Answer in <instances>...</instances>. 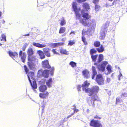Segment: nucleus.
Returning a JSON list of instances; mask_svg holds the SVG:
<instances>
[{
    "instance_id": "obj_1",
    "label": "nucleus",
    "mask_w": 127,
    "mask_h": 127,
    "mask_svg": "<svg viewBox=\"0 0 127 127\" xmlns=\"http://www.w3.org/2000/svg\"><path fill=\"white\" fill-rule=\"evenodd\" d=\"M77 4L76 2H73L72 3V8L75 12L76 19L79 20L80 23L85 26L88 27L90 26L92 23L91 22H89L88 21V20H90L91 16L88 12L84 13L83 11H84V10H82L81 11L82 16L84 19H81V15L79 13V11L81 10V8L79 7V8H77Z\"/></svg>"
},
{
    "instance_id": "obj_2",
    "label": "nucleus",
    "mask_w": 127,
    "mask_h": 127,
    "mask_svg": "<svg viewBox=\"0 0 127 127\" xmlns=\"http://www.w3.org/2000/svg\"><path fill=\"white\" fill-rule=\"evenodd\" d=\"M90 84V83L87 80H86L82 84V86L83 90L85 91L86 93H90L89 95L91 96L94 93H97L99 88V87L97 86H93L91 88H88Z\"/></svg>"
},
{
    "instance_id": "obj_3",
    "label": "nucleus",
    "mask_w": 127,
    "mask_h": 127,
    "mask_svg": "<svg viewBox=\"0 0 127 127\" xmlns=\"http://www.w3.org/2000/svg\"><path fill=\"white\" fill-rule=\"evenodd\" d=\"M54 68L53 67H52L51 69L49 70L44 69L43 70L41 69L39 70L38 71V74L40 75H41L44 78H48L49 76V72L51 74H53L54 72Z\"/></svg>"
},
{
    "instance_id": "obj_4",
    "label": "nucleus",
    "mask_w": 127,
    "mask_h": 127,
    "mask_svg": "<svg viewBox=\"0 0 127 127\" xmlns=\"http://www.w3.org/2000/svg\"><path fill=\"white\" fill-rule=\"evenodd\" d=\"M95 81L99 85H103L104 83V80L101 74H99L96 75Z\"/></svg>"
},
{
    "instance_id": "obj_5",
    "label": "nucleus",
    "mask_w": 127,
    "mask_h": 127,
    "mask_svg": "<svg viewBox=\"0 0 127 127\" xmlns=\"http://www.w3.org/2000/svg\"><path fill=\"white\" fill-rule=\"evenodd\" d=\"M108 64V63L107 62L103 61L100 64L97 65V68L99 71L102 72L104 71L105 67Z\"/></svg>"
},
{
    "instance_id": "obj_6",
    "label": "nucleus",
    "mask_w": 127,
    "mask_h": 127,
    "mask_svg": "<svg viewBox=\"0 0 127 127\" xmlns=\"http://www.w3.org/2000/svg\"><path fill=\"white\" fill-rule=\"evenodd\" d=\"M27 53L28 55V59L31 60L32 59H35V56H33L34 53L33 49L31 48H29L27 50Z\"/></svg>"
},
{
    "instance_id": "obj_7",
    "label": "nucleus",
    "mask_w": 127,
    "mask_h": 127,
    "mask_svg": "<svg viewBox=\"0 0 127 127\" xmlns=\"http://www.w3.org/2000/svg\"><path fill=\"white\" fill-rule=\"evenodd\" d=\"M89 98H91V99H89L88 100V102L90 105H92L93 107L95 106L94 102L95 101L97 100L98 99V97L96 95H93L92 97H89Z\"/></svg>"
},
{
    "instance_id": "obj_8",
    "label": "nucleus",
    "mask_w": 127,
    "mask_h": 127,
    "mask_svg": "<svg viewBox=\"0 0 127 127\" xmlns=\"http://www.w3.org/2000/svg\"><path fill=\"white\" fill-rule=\"evenodd\" d=\"M41 64L42 67L44 69H51V67L50 65L49 62L47 60H45L42 61Z\"/></svg>"
},
{
    "instance_id": "obj_9",
    "label": "nucleus",
    "mask_w": 127,
    "mask_h": 127,
    "mask_svg": "<svg viewBox=\"0 0 127 127\" xmlns=\"http://www.w3.org/2000/svg\"><path fill=\"white\" fill-rule=\"evenodd\" d=\"M19 56L21 60L23 63L25 62V60L26 58V54L25 52H23L22 51H20Z\"/></svg>"
},
{
    "instance_id": "obj_10",
    "label": "nucleus",
    "mask_w": 127,
    "mask_h": 127,
    "mask_svg": "<svg viewBox=\"0 0 127 127\" xmlns=\"http://www.w3.org/2000/svg\"><path fill=\"white\" fill-rule=\"evenodd\" d=\"M28 65L29 68L31 69H32L35 66V64L32 62V61H35V59H32L31 60L28 59Z\"/></svg>"
},
{
    "instance_id": "obj_11",
    "label": "nucleus",
    "mask_w": 127,
    "mask_h": 127,
    "mask_svg": "<svg viewBox=\"0 0 127 127\" xmlns=\"http://www.w3.org/2000/svg\"><path fill=\"white\" fill-rule=\"evenodd\" d=\"M43 51L46 56L48 57L51 56L50 49L48 48H44L43 49Z\"/></svg>"
},
{
    "instance_id": "obj_12",
    "label": "nucleus",
    "mask_w": 127,
    "mask_h": 127,
    "mask_svg": "<svg viewBox=\"0 0 127 127\" xmlns=\"http://www.w3.org/2000/svg\"><path fill=\"white\" fill-rule=\"evenodd\" d=\"M8 54L9 56L13 59L15 58L16 57H17L18 56V54L16 52H13L11 51H9Z\"/></svg>"
},
{
    "instance_id": "obj_13",
    "label": "nucleus",
    "mask_w": 127,
    "mask_h": 127,
    "mask_svg": "<svg viewBox=\"0 0 127 127\" xmlns=\"http://www.w3.org/2000/svg\"><path fill=\"white\" fill-rule=\"evenodd\" d=\"M107 32L106 30L105 31L101 30V31L100 34V35L99 36V38L101 40H102L104 38Z\"/></svg>"
},
{
    "instance_id": "obj_14",
    "label": "nucleus",
    "mask_w": 127,
    "mask_h": 127,
    "mask_svg": "<svg viewBox=\"0 0 127 127\" xmlns=\"http://www.w3.org/2000/svg\"><path fill=\"white\" fill-rule=\"evenodd\" d=\"M104 58L103 55L102 54H100L98 56V58L97 63L95 62L94 63L95 65H97V64L100 63L102 62Z\"/></svg>"
},
{
    "instance_id": "obj_15",
    "label": "nucleus",
    "mask_w": 127,
    "mask_h": 127,
    "mask_svg": "<svg viewBox=\"0 0 127 127\" xmlns=\"http://www.w3.org/2000/svg\"><path fill=\"white\" fill-rule=\"evenodd\" d=\"M110 23V22L109 21H107L103 25L101 29L105 31L106 30V31H107V28L109 26Z\"/></svg>"
},
{
    "instance_id": "obj_16",
    "label": "nucleus",
    "mask_w": 127,
    "mask_h": 127,
    "mask_svg": "<svg viewBox=\"0 0 127 127\" xmlns=\"http://www.w3.org/2000/svg\"><path fill=\"white\" fill-rule=\"evenodd\" d=\"M34 73L33 72L30 71L29 72L27 76L30 82H31V80L30 79V77L32 79V80L34 79L33 78V77L34 76Z\"/></svg>"
},
{
    "instance_id": "obj_17",
    "label": "nucleus",
    "mask_w": 127,
    "mask_h": 127,
    "mask_svg": "<svg viewBox=\"0 0 127 127\" xmlns=\"http://www.w3.org/2000/svg\"><path fill=\"white\" fill-rule=\"evenodd\" d=\"M83 75L85 78H88L90 77L89 72L87 70H84L82 72Z\"/></svg>"
},
{
    "instance_id": "obj_18",
    "label": "nucleus",
    "mask_w": 127,
    "mask_h": 127,
    "mask_svg": "<svg viewBox=\"0 0 127 127\" xmlns=\"http://www.w3.org/2000/svg\"><path fill=\"white\" fill-rule=\"evenodd\" d=\"M49 93L48 92H46L45 93H40L39 96L41 98H46L49 95Z\"/></svg>"
},
{
    "instance_id": "obj_19",
    "label": "nucleus",
    "mask_w": 127,
    "mask_h": 127,
    "mask_svg": "<svg viewBox=\"0 0 127 127\" xmlns=\"http://www.w3.org/2000/svg\"><path fill=\"white\" fill-rule=\"evenodd\" d=\"M30 83L33 89H34L37 88V85L35 79L31 80V82Z\"/></svg>"
},
{
    "instance_id": "obj_20",
    "label": "nucleus",
    "mask_w": 127,
    "mask_h": 127,
    "mask_svg": "<svg viewBox=\"0 0 127 127\" xmlns=\"http://www.w3.org/2000/svg\"><path fill=\"white\" fill-rule=\"evenodd\" d=\"M37 53L39 54L41 59H43L45 58V56L44 52H43L42 51L40 50H38L37 51Z\"/></svg>"
},
{
    "instance_id": "obj_21",
    "label": "nucleus",
    "mask_w": 127,
    "mask_h": 127,
    "mask_svg": "<svg viewBox=\"0 0 127 127\" xmlns=\"http://www.w3.org/2000/svg\"><path fill=\"white\" fill-rule=\"evenodd\" d=\"M33 45L36 47L39 48H42L46 47V45L45 44H41L38 43L34 42L32 44Z\"/></svg>"
},
{
    "instance_id": "obj_22",
    "label": "nucleus",
    "mask_w": 127,
    "mask_h": 127,
    "mask_svg": "<svg viewBox=\"0 0 127 127\" xmlns=\"http://www.w3.org/2000/svg\"><path fill=\"white\" fill-rule=\"evenodd\" d=\"M47 89V87L45 85H41L39 88L40 92H44Z\"/></svg>"
},
{
    "instance_id": "obj_23",
    "label": "nucleus",
    "mask_w": 127,
    "mask_h": 127,
    "mask_svg": "<svg viewBox=\"0 0 127 127\" xmlns=\"http://www.w3.org/2000/svg\"><path fill=\"white\" fill-rule=\"evenodd\" d=\"M92 69L93 74L92 75V79H94L95 76L97 74V72L96 69L95 67L94 66H92Z\"/></svg>"
},
{
    "instance_id": "obj_24",
    "label": "nucleus",
    "mask_w": 127,
    "mask_h": 127,
    "mask_svg": "<svg viewBox=\"0 0 127 127\" xmlns=\"http://www.w3.org/2000/svg\"><path fill=\"white\" fill-rule=\"evenodd\" d=\"M82 6L83 8L87 11L90 9V6L89 4L86 2L84 3L83 4Z\"/></svg>"
},
{
    "instance_id": "obj_25",
    "label": "nucleus",
    "mask_w": 127,
    "mask_h": 127,
    "mask_svg": "<svg viewBox=\"0 0 127 127\" xmlns=\"http://www.w3.org/2000/svg\"><path fill=\"white\" fill-rule=\"evenodd\" d=\"M52 78H49L46 82V84L49 87H51V85L53 83Z\"/></svg>"
},
{
    "instance_id": "obj_26",
    "label": "nucleus",
    "mask_w": 127,
    "mask_h": 127,
    "mask_svg": "<svg viewBox=\"0 0 127 127\" xmlns=\"http://www.w3.org/2000/svg\"><path fill=\"white\" fill-rule=\"evenodd\" d=\"M96 50L98 53H102L104 51V47L102 45L100 46V48H96Z\"/></svg>"
},
{
    "instance_id": "obj_27",
    "label": "nucleus",
    "mask_w": 127,
    "mask_h": 127,
    "mask_svg": "<svg viewBox=\"0 0 127 127\" xmlns=\"http://www.w3.org/2000/svg\"><path fill=\"white\" fill-rule=\"evenodd\" d=\"M64 43L63 42H58L54 43L53 44V46L54 47H57L59 46L63 45Z\"/></svg>"
},
{
    "instance_id": "obj_28",
    "label": "nucleus",
    "mask_w": 127,
    "mask_h": 127,
    "mask_svg": "<svg viewBox=\"0 0 127 127\" xmlns=\"http://www.w3.org/2000/svg\"><path fill=\"white\" fill-rule=\"evenodd\" d=\"M66 22L64 17L62 18V20L60 22V25L61 26H63L65 25Z\"/></svg>"
},
{
    "instance_id": "obj_29",
    "label": "nucleus",
    "mask_w": 127,
    "mask_h": 127,
    "mask_svg": "<svg viewBox=\"0 0 127 127\" xmlns=\"http://www.w3.org/2000/svg\"><path fill=\"white\" fill-rule=\"evenodd\" d=\"M66 30V28L64 27H61L60 29L59 33L60 34L64 33Z\"/></svg>"
},
{
    "instance_id": "obj_30",
    "label": "nucleus",
    "mask_w": 127,
    "mask_h": 127,
    "mask_svg": "<svg viewBox=\"0 0 127 127\" xmlns=\"http://www.w3.org/2000/svg\"><path fill=\"white\" fill-rule=\"evenodd\" d=\"M98 56V55L97 54L91 55V58L92 59V61L94 62H96V61L97 58Z\"/></svg>"
},
{
    "instance_id": "obj_31",
    "label": "nucleus",
    "mask_w": 127,
    "mask_h": 127,
    "mask_svg": "<svg viewBox=\"0 0 127 127\" xmlns=\"http://www.w3.org/2000/svg\"><path fill=\"white\" fill-rule=\"evenodd\" d=\"M94 46L96 47H98L100 45V42L98 41H95L94 43Z\"/></svg>"
},
{
    "instance_id": "obj_32",
    "label": "nucleus",
    "mask_w": 127,
    "mask_h": 127,
    "mask_svg": "<svg viewBox=\"0 0 127 127\" xmlns=\"http://www.w3.org/2000/svg\"><path fill=\"white\" fill-rule=\"evenodd\" d=\"M106 68L109 73H110L112 71V67L110 64L107 65Z\"/></svg>"
},
{
    "instance_id": "obj_33",
    "label": "nucleus",
    "mask_w": 127,
    "mask_h": 127,
    "mask_svg": "<svg viewBox=\"0 0 127 127\" xmlns=\"http://www.w3.org/2000/svg\"><path fill=\"white\" fill-rule=\"evenodd\" d=\"M82 41L84 43V44L85 45H87L88 44V43L85 37L83 36L82 37Z\"/></svg>"
},
{
    "instance_id": "obj_34",
    "label": "nucleus",
    "mask_w": 127,
    "mask_h": 127,
    "mask_svg": "<svg viewBox=\"0 0 127 127\" xmlns=\"http://www.w3.org/2000/svg\"><path fill=\"white\" fill-rule=\"evenodd\" d=\"M123 101L119 97H118L116 98V104H118Z\"/></svg>"
},
{
    "instance_id": "obj_35",
    "label": "nucleus",
    "mask_w": 127,
    "mask_h": 127,
    "mask_svg": "<svg viewBox=\"0 0 127 127\" xmlns=\"http://www.w3.org/2000/svg\"><path fill=\"white\" fill-rule=\"evenodd\" d=\"M96 51L94 48L91 49L90 50V54L91 55H93L94 54L96 53Z\"/></svg>"
},
{
    "instance_id": "obj_36",
    "label": "nucleus",
    "mask_w": 127,
    "mask_h": 127,
    "mask_svg": "<svg viewBox=\"0 0 127 127\" xmlns=\"http://www.w3.org/2000/svg\"><path fill=\"white\" fill-rule=\"evenodd\" d=\"M60 53L61 54H67V53L66 50L62 48H61L60 49Z\"/></svg>"
},
{
    "instance_id": "obj_37",
    "label": "nucleus",
    "mask_w": 127,
    "mask_h": 127,
    "mask_svg": "<svg viewBox=\"0 0 127 127\" xmlns=\"http://www.w3.org/2000/svg\"><path fill=\"white\" fill-rule=\"evenodd\" d=\"M69 64L73 68L76 66V63L73 61L70 62L69 63Z\"/></svg>"
},
{
    "instance_id": "obj_38",
    "label": "nucleus",
    "mask_w": 127,
    "mask_h": 127,
    "mask_svg": "<svg viewBox=\"0 0 127 127\" xmlns=\"http://www.w3.org/2000/svg\"><path fill=\"white\" fill-rule=\"evenodd\" d=\"M68 45L70 46H72L75 43V40H70L68 41Z\"/></svg>"
},
{
    "instance_id": "obj_39",
    "label": "nucleus",
    "mask_w": 127,
    "mask_h": 127,
    "mask_svg": "<svg viewBox=\"0 0 127 127\" xmlns=\"http://www.w3.org/2000/svg\"><path fill=\"white\" fill-rule=\"evenodd\" d=\"M1 36L2 38V39H1V40L4 41H6V35L4 34H2Z\"/></svg>"
},
{
    "instance_id": "obj_40",
    "label": "nucleus",
    "mask_w": 127,
    "mask_h": 127,
    "mask_svg": "<svg viewBox=\"0 0 127 127\" xmlns=\"http://www.w3.org/2000/svg\"><path fill=\"white\" fill-rule=\"evenodd\" d=\"M121 97L122 98H123L127 97V93H123L121 95Z\"/></svg>"
},
{
    "instance_id": "obj_41",
    "label": "nucleus",
    "mask_w": 127,
    "mask_h": 127,
    "mask_svg": "<svg viewBox=\"0 0 127 127\" xmlns=\"http://www.w3.org/2000/svg\"><path fill=\"white\" fill-rule=\"evenodd\" d=\"M28 45V44L26 43H25L23 45L22 48V49L23 51H25L26 50V48L27 47Z\"/></svg>"
},
{
    "instance_id": "obj_42",
    "label": "nucleus",
    "mask_w": 127,
    "mask_h": 127,
    "mask_svg": "<svg viewBox=\"0 0 127 127\" xmlns=\"http://www.w3.org/2000/svg\"><path fill=\"white\" fill-rule=\"evenodd\" d=\"M87 31H85L83 29L82 32V34L83 36H84L86 34H88L87 33Z\"/></svg>"
},
{
    "instance_id": "obj_43",
    "label": "nucleus",
    "mask_w": 127,
    "mask_h": 127,
    "mask_svg": "<svg viewBox=\"0 0 127 127\" xmlns=\"http://www.w3.org/2000/svg\"><path fill=\"white\" fill-rule=\"evenodd\" d=\"M102 117L100 115H96L94 117V118L95 119H100Z\"/></svg>"
},
{
    "instance_id": "obj_44",
    "label": "nucleus",
    "mask_w": 127,
    "mask_h": 127,
    "mask_svg": "<svg viewBox=\"0 0 127 127\" xmlns=\"http://www.w3.org/2000/svg\"><path fill=\"white\" fill-rule=\"evenodd\" d=\"M100 7V6H99L97 4H96L95 5V9L96 11H98L99 10Z\"/></svg>"
},
{
    "instance_id": "obj_45",
    "label": "nucleus",
    "mask_w": 127,
    "mask_h": 127,
    "mask_svg": "<svg viewBox=\"0 0 127 127\" xmlns=\"http://www.w3.org/2000/svg\"><path fill=\"white\" fill-rule=\"evenodd\" d=\"M56 49H53L52 50V52L54 54H58L59 53L56 51Z\"/></svg>"
},
{
    "instance_id": "obj_46",
    "label": "nucleus",
    "mask_w": 127,
    "mask_h": 127,
    "mask_svg": "<svg viewBox=\"0 0 127 127\" xmlns=\"http://www.w3.org/2000/svg\"><path fill=\"white\" fill-rule=\"evenodd\" d=\"M99 1V0H93V2L95 4H97Z\"/></svg>"
},
{
    "instance_id": "obj_47",
    "label": "nucleus",
    "mask_w": 127,
    "mask_h": 127,
    "mask_svg": "<svg viewBox=\"0 0 127 127\" xmlns=\"http://www.w3.org/2000/svg\"><path fill=\"white\" fill-rule=\"evenodd\" d=\"M24 67L25 69V71L26 72V74H27L28 73V72L29 70L28 69L27 66L26 65H24Z\"/></svg>"
},
{
    "instance_id": "obj_48",
    "label": "nucleus",
    "mask_w": 127,
    "mask_h": 127,
    "mask_svg": "<svg viewBox=\"0 0 127 127\" xmlns=\"http://www.w3.org/2000/svg\"><path fill=\"white\" fill-rule=\"evenodd\" d=\"M72 109L74 110V112L73 113H74V114L75 113L77 112L79 110L76 109V107H75V108H73Z\"/></svg>"
},
{
    "instance_id": "obj_49",
    "label": "nucleus",
    "mask_w": 127,
    "mask_h": 127,
    "mask_svg": "<svg viewBox=\"0 0 127 127\" xmlns=\"http://www.w3.org/2000/svg\"><path fill=\"white\" fill-rule=\"evenodd\" d=\"M120 0H114L112 2L113 4L117 3L120 2Z\"/></svg>"
},
{
    "instance_id": "obj_50",
    "label": "nucleus",
    "mask_w": 127,
    "mask_h": 127,
    "mask_svg": "<svg viewBox=\"0 0 127 127\" xmlns=\"http://www.w3.org/2000/svg\"><path fill=\"white\" fill-rule=\"evenodd\" d=\"M87 0H77V1L79 3H82L84 2Z\"/></svg>"
},
{
    "instance_id": "obj_51",
    "label": "nucleus",
    "mask_w": 127,
    "mask_h": 127,
    "mask_svg": "<svg viewBox=\"0 0 127 127\" xmlns=\"http://www.w3.org/2000/svg\"><path fill=\"white\" fill-rule=\"evenodd\" d=\"M81 86L80 85H78L77 86V88L78 91H80L81 88Z\"/></svg>"
},
{
    "instance_id": "obj_52",
    "label": "nucleus",
    "mask_w": 127,
    "mask_h": 127,
    "mask_svg": "<svg viewBox=\"0 0 127 127\" xmlns=\"http://www.w3.org/2000/svg\"><path fill=\"white\" fill-rule=\"evenodd\" d=\"M122 76V74L121 73V72H120L119 74L118 75V79L119 80H120V79H121L120 77H121Z\"/></svg>"
},
{
    "instance_id": "obj_53",
    "label": "nucleus",
    "mask_w": 127,
    "mask_h": 127,
    "mask_svg": "<svg viewBox=\"0 0 127 127\" xmlns=\"http://www.w3.org/2000/svg\"><path fill=\"white\" fill-rule=\"evenodd\" d=\"M74 115V113H72L70 115H69L67 117V118L68 119V118H69L71 116H72V115Z\"/></svg>"
},
{
    "instance_id": "obj_54",
    "label": "nucleus",
    "mask_w": 127,
    "mask_h": 127,
    "mask_svg": "<svg viewBox=\"0 0 127 127\" xmlns=\"http://www.w3.org/2000/svg\"><path fill=\"white\" fill-rule=\"evenodd\" d=\"M111 81V79L110 78H107L106 79V81L108 83H109Z\"/></svg>"
},
{
    "instance_id": "obj_55",
    "label": "nucleus",
    "mask_w": 127,
    "mask_h": 127,
    "mask_svg": "<svg viewBox=\"0 0 127 127\" xmlns=\"http://www.w3.org/2000/svg\"><path fill=\"white\" fill-rule=\"evenodd\" d=\"M75 34V32L74 31H71V32L69 34L70 35H71V34Z\"/></svg>"
},
{
    "instance_id": "obj_56",
    "label": "nucleus",
    "mask_w": 127,
    "mask_h": 127,
    "mask_svg": "<svg viewBox=\"0 0 127 127\" xmlns=\"http://www.w3.org/2000/svg\"><path fill=\"white\" fill-rule=\"evenodd\" d=\"M30 35V34L29 33H28L26 34H25V35H24V36H29Z\"/></svg>"
},
{
    "instance_id": "obj_57",
    "label": "nucleus",
    "mask_w": 127,
    "mask_h": 127,
    "mask_svg": "<svg viewBox=\"0 0 127 127\" xmlns=\"http://www.w3.org/2000/svg\"><path fill=\"white\" fill-rule=\"evenodd\" d=\"M108 1H110V2H112V1H113V0H108Z\"/></svg>"
},
{
    "instance_id": "obj_58",
    "label": "nucleus",
    "mask_w": 127,
    "mask_h": 127,
    "mask_svg": "<svg viewBox=\"0 0 127 127\" xmlns=\"http://www.w3.org/2000/svg\"><path fill=\"white\" fill-rule=\"evenodd\" d=\"M1 12L0 11V17L1 16Z\"/></svg>"
}]
</instances>
